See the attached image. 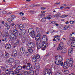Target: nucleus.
<instances>
[{"instance_id": "obj_1", "label": "nucleus", "mask_w": 75, "mask_h": 75, "mask_svg": "<svg viewBox=\"0 0 75 75\" xmlns=\"http://www.w3.org/2000/svg\"><path fill=\"white\" fill-rule=\"evenodd\" d=\"M26 45L28 46V51L30 53H32L34 51V49L35 47V45L33 42H30L27 41Z\"/></svg>"}, {"instance_id": "obj_2", "label": "nucleus", "mask_w": 75, "mask_h": 75, "mask_svg": "<svg viewBox=\"0 0 75 75\" xmlns=\"http://www.w3.org/2000/svg\"><path fill=\"white\" fill-rule=\"evenodd\" d=\"M63 43L61 42L57 48V50H60L62 53H65L66 52V51H67V49L63 47Z\"/></svg>"}, {"instance_id": "obj_3", "label": "nucleus", "mask_w": 75, "mask_h": 75, "mask_svg": "<svg viewBox=\"0 0 75 75\" xmlns=\"http://www.w3.org/2000/svg\"><path fill=\"white\" fill-rule=\"evenodd\" d=\"M56 59L55 61V64H56V65H60V61H61V59L62 61V57L59 55L56 56Z\"/></svg>"}, {"instance_id": "obj_4", "label": "nucleus", "mask_w": 75, "mask_h": 75, "mask_svg": "<svg viewBox=\"0 0 75 75\" xmlns=\"http://www.w3.org/2000/svg\"><path fill=\"white\" fill-rule=\"evenodd\" d=\"M66 61L67 63L69 64V65L70 67H72V65L73 64V63H74L72 58H70V60L69 59H67Z\"/></svg>"}, {"instance_id": "obj_5", "label": "nucleus", "mask_w": 75, "mask_h": 75, "mask_svg": "<svg viewBox=\"0 0 75 75\" xmlns=\"http://www.w3.org/2000/svg\"><path fill=\"white\" fill-rule=\"evenodd\" d=\"M28 32L29 33H30L31 36L32 38H34L35 37V32L33 30V29L30 28L28 30Z\"/></svg>"}, {"instance_id": "obj_6", "label": "nucleus", "mask_w": 75, "mask_h": 75, "mask_svg": "<svg viewBox=\"0 0 75 75\" xmlns=\"http://www.w3.org/2000/svg\"><path fill=\"white\" fill-rule=\"evenodd\" d=\"M9 38L12 41H16L17 39V35H15L14 34H11Z\"/></svg>"}, {"instance_id": "obj_7", "label": "nucleus", "mask_w": 75, "mask_h": 75, "mask_svg": "<svg viewBox=\"0 0 75 75\" xmlns=\"http://www.w3.org/2000/svg\"><path fill=\"white\" fill-rule=\"evenodd\" d=\"M21 52H23V54H25L27 56L29 55V53L25 50V49L24 47H22L20 49Z\"/></svg>"}, {"instance_id": "obj_8", "label": "nucleus", "mask_w": 75, "mask_h": 75, "mask_svg": "<svg viewBox=\"0 0 75 75\" xmlns=\"http://www.w3.org/2000/svg\"><path fill=\"white\" fill-rule=\"evenodd\" d=\"M12 32L14 33H11V34H14V35H18V34L19 33V31L15 29H13L12 30Z\"/></svg>"}, {"instance_id": "obj_9", "label": "nucleus", "mask_w": 75, "mask_h": 75, "mask_svg": "<svg viewBox=\"0 0 75 75\" xmlns=\"http://www.w3.org/2000/svg\"><path fill=\"white\" fill-rule=\"evenodd\" d=\"M50 70L48 69H45V75H51V73L49 71Z\"/></svg>"}, {"instance_id": "obj_10", "label": "nucleus", "mask_w": 75, "mask_h": 75, "mask_svg": "<svg viewBox=\"0 0 75 75\" xmlns=\"http://www.w3.org/2000/svg\"><path fill=\"white\" fill-rule=\"evenodd\" d=\"M47 40H48V39H47V36L45 35L43 36L42 41L43 42H46L47 41Z\"/></svg>"}, {"instance_id": "obj_11", "label": "nucleus", "mask_w": 75, "mask_h": 75, "mask_svg": "<svg viewBox=\"0 0 75 75\" xmlns=\"http://www.w3.org/2000/svg\"><path fill=\"white\" fill-rule=\"evenodd\" d=\"M41 36V35L40 33H38V34L37 35V36L35 38V40L37 41H39V40H41V38H40V36Z\"/></svg>"}, {"instance_id": "obj_12", "label": "nucleus", "mask_w": 75, "mask_h": 75, "mask_svg": "<svg viewBox=\"0 0 75 75\" xmlns=\"http://www.w3.org/2000/svg\"><path fill=\"white\" fill-rule=\"evenodd\" d=\"M5 48L7 50H10L11 48V45L10 44H7L6 45Z\"/></svg>"}, {"instance_id": "obj_13", "label": "nucleus", "mask_w": 75, "mask_h": 75, "mask_svg": "<svg viewBox=\"0 0 75 75\" xmlns=\"http://www.w3.org/2000/svg\"><path fill=\"white\" fill-rule=\"evenodd\" d=\"M32 61L33 62H37V59L35 58V56L34 55H33L32 56Z\"/></svg>"}, {"instance_id": "obj_14", "label": "nucleus", "mask_w": 75, "mask_h": 75, "mask_svg": "<svg viewBox=\"0 0 75 75\" xmlns=\"http://www.w3.org/2000/svg\"><path fill=\"white\" fill-rule=\"evenodd\" d=\"M68 65L66 62H64L63 65V68L64 69H68Z\"/></svg>"}, {"instance_id": "obj_15", "label": "nucleus", "mask_w": 75, "mask_h": 75, "mask_svg": "<svg viewBox=\"0 0 75 75\" xmlns=\"http://www.w3.org/2000/svg\"><path fill=\"white\" fill-rule=\"evenodd\" d=\"M33 67V66L31 64H30L28 65L27 67V69H28V70H30L32 69V68Z\"/></svg>"}, {"instance_id": "obj_16", "label": "nucleus", "mask_w": 75, "mask_h": 75, "mask_svg": "<svg viewBox=\"0 0 75 75\" xmlns=\"http://www.w3.org/2000/svg\"><path fill=\"white\" fill-rule=\"evenodd\" d=\"M35 65L36 67V68L37 69H39V68H40V64L38 63H35Z\"/></svg>"}, {"instance_id": "obj_17", "label": "nucleus", "mask_w": 75, "mask_h": 75, "mask_svg": "<svg viewBox=\"0 0 75 75\" xmlns=\"http://www.w3.org/2000/svg\"><path fill=\"white\" fill-rule=\"evenodd\" d=\"M24 28V25L21 24V25H20L19 29L20 30H22Z\"/></svg>"}, {"instance_id": "obj_18", "label": "nucleus", "mask_w": 75, "mask_h": 75, "mask_svg": "<svg viewBox=\"0 0 75 75\" xmlns=\"http://www.w3.org/2000/svg\"><path fill=\"white\" fill-rule=\"evenodd\" d=\"M9 62L11 64L13 63L14 61V59H13L12 58L9 59Z\"/></svg>"}, {"instance_id": "obj_19", "label": "nucleus", "mask_w": 75, "mask_h": 75, "mask_svg": "<svg viewBox=\"0 0 75 75\" xmlns=\"http://www.w3.org/2000/svg\"><path fill=\"white\" fill-rule=\"evenodd\" d=\"M9 75H14V72L12 71H9Z\"/></svg>"}, {"instance_id": "obj_20", "label": "nucleus", "mask_w": 75, "mask_h": 75, "mask_svg": "<svg viewBox=\"0 0 75 75\" xmlns=\"http://www.w3.org/2000/svg\"><path fill=\"white\" fill-rule=\"evenodd\" d=\"M29 74L31 75H33L34 74V72L33 70H30L29 71Z\"/></svg>"}, {"instance_id": "obj_21", "label": "nucleus", "mask_w": 75, "mask_h": 75, "mask_svg": "<svg viewBox=\"0 0 75 75\" xmlns=\"http://www.w3.org/2000/svg\"><path fill=\"white\" fill-rule=\"evenodd\" d=\"M23 71L24 72V75H29V72L27 71Z\"/></svg>"}, {"instance_id": "obj_22", "label": "nucleus", "mask_w": 75, "mask_h": 75, "mask_svg": "<svg viewBox=\"0 0 75 75\" xmlns=\"http://www.w3.org/2000/svg\"><path fill=\"white\" fill-rule=\"evenodd\" d=\"M48 44V43H44L42 44V48H46V46Z\"/></svg>"}, {"instance_id": "obj_23", "label": "nucleus", "mask_w": 75, "mask_h": 75, "mask_svg": "<svg viewBox=\"0 0 75 75\" xmlns=\"http://www.w3.org/2000/svg\"><path fill=\"white\" fill-rule=\"evenodd\" d=\"M42 44L41 43H40L39 44H38V49H40V48H42Z\"/></svg>"}, {"instance_id": "obj_24", "label": "nucleus", "mask_w": 75, "mask_h": 75, "mask_svg": "<svg viewBox=\"0 0 75 75\" xmlns=\"http://www.w3.org/2000/svg\"><path fill=\"white\" fill-rule=\"evenodd\" d=\"M10 71V69H7V70H5V73L6 74H9V72Z\"/></svg>"}, {"instance_id": "obj_25", "label": "nucleus", "mask_w": 75, "mask_h": 75, "mask_svg": "<svg viewBox=\"0 0 75 75\" xmlns=\"http://www.w3.org/2000/svg\"><path fill=\"white\" fill-rule=\"evenodd\" d=\"M21 33L22 34H25V33H26V31L25 30L23 29L21 31Z\"/></svg>"}, {"instance_id": "obj_26", "label": "nucleus", "mask_w": 75, "mask_h": 75, "mask_svg": "<svg viewBox=\"0 0 75 75\" xmlns=\"http://www.w3.org/2000/svg\"><path fill=\"white\" fill-rule=\"evenodd\" d=\"M14 72L15 73V74H18V73L20 72V71L16 69L14 71Z\"/></svg>"}, {"instance_id": "obj_27", "label": "nucleus", "mask_w": 75, "mask_h": 75, "mask_svg": "<svg viewBox=\"0 0 75 75\" xmlns=\"http://www.w3.org/2000/svg\"><path fill=\"white\" fill-rule=\"evenodd\" d=\"M46 19H47V18H46V17L42 18V22H43V23H44V22H45V21H46Z\"/></svg>"}, {"instance_id": "obj_28", "label": "nucleus", "mask_w": 75, "mask_h": 75, "mask_svg": "<svg viewBox=\"0 0 75 75\" xmlns=\"http://www.w3.org/2000/svg\"><path fill=\"white\" fill-rule=\"evenodd\" d=\"M40 58V56H39L38 54H36L35 58L36 59H39V58Z\"/></svg>"}, {"instance_id": "obj_29", "label": "nucleus", "mask_w": 75, "mask_h": 75, "mask_svg": "<svg viewBox=\"0 0 75 75\" xmlns=\"http://www.w3.org/2000/svg\"><path fill=\"white\" fill-rule=\"evenodd\" d=\"M45 15L44 13H42L41 15H40V18H42V17H45Z\"/></svg>"}, {"instance_id": "obj_30", "label": "nucleus", "mask_w": 75, "mask_h": 75, "mask_svg": "<svg viewBox=\"0 0 75 75\" xmlns=\"http://www.w3.org/2000/svg\"><path fill=\"white\" fill-rule=\"evenodd\" d=\"M8 21V22H10V21H13V19H12L11 18H8L7 19Z\"/></svg>"}, {"instance_id": "obj_31", "label": "nucleus", "mask_w": 75, "mask_h": 75, "mask_svg": "<svg viewBox=\"0 0 75 75\" xmlns=\"http://www.w3.org/2000/svg\"><path fill=\"white\" fill-rule=\"evenodd\" d=\"M15 63L16 64H19L20 63V61L18 60H16Z\"/></svg>"}, {"instance_id": "obj_32", "label": "nucleus", "mask_w": 75, "mask_h": 75, "mask_svg": "<svg viewBox=\"0 0 75 75\" xmlns=\"http://www.w3.org/2000/svg\"><path fill=\"white\" fill-rule=\"evenodd\" d=\"M73 51V48L72 47L70 48L69 49V52H72Z\"/></svg>"}, {"instance_id": "obj_33", "label": "nucleus", "mask_w": 75, "mask_h": 75, "mask_svg": "<svg viewBox=\"0 0 75 75\" xmlns=\"http://www.w3.org/2000/svg\"><path fill=\"white\" fill-rule=\"evenodd\" d=\"M22 34H23L22 33H19L18 35H18V37H19V38H20L21 37H22Z\"/></svg>"}, {"instance_id": "obj_34", "label": "nucleus", "mask_w": 75, "mask_h": 75, "mask_svg": "<svg viewBox=\"0 0 75 75\" xmlns=\"http://www.w3.org/2000/svg\"><path fill=\"white\" fill-rule=\"evenodd\" d=\"M4 36H2V41H6V42H7V40H6V38H6V37H5V39L4 40Z\"/></svg>"}, {"instance_id": "obj_35", "label": "nucleus", "mask_w": 75, "mask_h": 75, "mask_svg": "<svg viewBox=\"0 0 75 75\" xmlns=\"http://www.w3.org/2000/svg\"><path fill=\"white\" fill-rule=\"evenodd\" d=\"M22 67L21 66H19L18 67V69H19V70H21V69H22Z\"/></svg>"}, {"instance_id": "obj_36", "label": "nucleus", "mask_w": 75, "mask_h": 75, "mask_svg": "<svg viewBox=\"0 0 75 75\" xmlns=\"http://www.w3.org/2000/svg\"><path fill=\"white\" fill-rule=\"evenodd\" d=\"M5 56L7 58H9V54H8V53H6L5 54Z\"/></svg>"}, {"instance_id": "obj_37", "label": "nucleus", "mask_w": 75, "mask_h": 75, "mask_svg": "<svg viewBox=\"0 0 75 75\" xmlns=\"http://www.w3.org/2000/svg\"><path fill=\"white\" fill-rule=\"evenodd\" d=\"M20 25H15V28H16V29H18V28H19Z\"/></svg>"}, {"instance_id": "obj_38", "label": "nucleus", "mask_w": 75, "mask_h": 75, "mask_svg": "<svg viewBox=\"0 0 75 75\" xmlns=\"http://www.w3.org/2000/svg\"><path fill=\"white\" fill-rule=\"evenodd\" d=\"M36 31L37 33H39L40 32V29L39 28H36Z\"/></svg>"}, {"instance_id": "obj_39", "label": "nucleus", "mask_w": 75, "mask_h": 75, "mask_svg": "<svg viewBox=\"0 0 75 75\" xmlns=\"http://www.w3.org/2000/svg\"><path fill=\"white\" fill-rule=\"evenodd\" d=\"M35 73L36 75H38L39 73V70L38 69L36 70Z\"/></svg>"}, {"instance_id": "obj_40", "label": "nucleus", "mask_w": 75, "mask_h": 75, "mask_svg": "<svg viewBox=\"0 0 75 75\" xmlns=\"http://www.w3.org/2000/svg\"><path fill=\"white\" fill-rule=\"evenodd\" d=\"M62 59H61V60L60 61V64L61 65V66H62L63 65H64V63H63V62H62Z\"/></svg>"}, {"instance_id": "obj_41", "label": "nucleus", "mask_w": 75, "mask_h": 75, "mask_svg": "<svg viewBox=\"0 0 75 75\" xmlns=\"http://www.w3.org/2000/svg\"><path fill=\"white\" fill-rule=\"evenodd\" d=\"M54 75H62L61 73L60 72H57Z\"/></svg>"}, {"instance_id": "obj_42", "label": "nucleus", "mask_w": 75, "mask_h": 75, "mask_svg": "<svg viewBox=\"0 0 75 75\" xmlns=\"http://www.w3.org/2000/svg\"><path fill=\"white\" fill-rule=\"evenodd\" d=\"M69 25H66L65 26V27L66 29H64V30H67V29H68V28H69Z\"/></svg>"}, {"instance_id": "obj_43", "label": "nucleus", "mask_w": 75, "mask_h": 75, "mask_svg": "<svg viewBox=\"0 0 75 75\" xmlns=\"http://www.w3.org/2000/svg\"><path fill=\"white\" fill-rule=\"evenodd\" d=\"M64 72L66 74H69V71L68 70H64Z\"/></svg>"}, {"instance_id": "obj_44", "label": "nucleus", "mask_w": 75, "mask_h": 75, "mask_svg": "<svg viewBox=\"0 0 75 75\" xmlns=\"http://www.w3.org/2000/svg\"><path fill=\"white\" fill-rule=\"evenodd\" d=\"M13 54H17V50H15L13 52Z\"/></svg>"}, {"instance_id": "obj_45", "label": "nucleus", "mask_w": 75, "mask_h": 75, "mask_svg": "<svg viewBox=\"0 0 75 75\" xmlns=\"http://www.w3.org/2000/svg\"><path fill=\"white\" fill-rule=\"evenodd\" d=\"M50 55V53H48L45 55V57H48Z\"/></svg>"}, {"instance_id": "obj_46", "label": "nucleus", "mask_w": 75, "mask_h": 75, "mask_svg": "<svg viewBox=\"0 0 75 75\" xmlns=\"http://www.w3.org/2000/svg\"><path fill=\"white\" fill-rule=\"evenodd\" d=\"M11 17L13 20L14 18H16V16H14V15H12L11 16Z\"/></svg>"}, {"instance_id": "obj_47", "label": "nucleus", "mask_w": 75, "mask_h": 75, "mask_svg": "<svg viewBox=\"0 0 75 75\" xmlns=\"http://www.w3.org/2000/svg\"><path fill=\"white\" fill-rule=\"evenodd\" d=\"M2 13L4 14H6V11H2Z\"/></svg>"}, {"instance_id": "obj_48", "label": "nucleus", "mask_w": 75, "mask_h": 75, "mask_svg": "<svg viewBox=\"0 0 75 75\" xmlns=\"http://www.w3.org/2000/svg\"><path fill=\"white\" fill-rule=\"evenodd\" d=\"M6 64H10V61H9V60H7L6 62Z\"/></svg>"}, {"instance_id": "obj_49", "label": "nucleus", "mask_w": 75, "mask_h": 75, "mask_svg": "<svg viewBox=\"0 0 75 75\" xmlns=\"http://www.w3.org/2000/svg\"><path fill=\"white\" fill-rule=\"evenodd\" d=\"M22 68L23 69H25L26 68H27V66H25V65H24L22 67Z\"/></svg>"}, {"instance_id": "obj_50", "label": "nucleus", "mask_w": 75, "mask_h": 75, "mask_svg": "<svg viewBox=\"0 0 75 75\" xmlns=\"http://www.w3.org/2000/svg\"><path fill=\"white\" fill-rule=\"evenodd\" d=\"M68 54L70 56H71V55H72V52H68Z\"/></svg>"}, {"instance_id": "obj_51", "label": "nucleus", "mask_w": 75, "mask_h": 75, "mask_svg": "<svg viewBox=\"0 0 75 75\" xmlns=\"http://www.w3.org/2000/svg\"><path fill=\"white\" fill-rule=\"evenodd\" d=\"M6 28H7V30H9V28H10V25H8L7 26H6Z\"/></svg>"}, {"instance_id": "obj_52", "label": "nucleus", "mask_w": 75, "mask_h": 75, "mask_svg": "<svg viewBox=\"0 0 75 75\" xmlns=\"http://www.w3.org/2000/svg\"><path fill=\"white\" fill-rule=\"evenodd\" d=\"M16 65H15L14 64H13V65H12V67L13 68H16Z\"/></svg>"}, {"instance_id": "obj_53", "label": "nucleus", "mask_w": 75, "mask_h": 75, "mask_svg": "<svg viewBox=\"0 0 75 75\" xmlns=\"http://www.w3.org/2000/svg\"><path fill=\"white\" fill-rule=\"evenodd\" d=\"M55 23H56L55 21H52V22H51V23L52 24H55Z\"/></svg>"}, {"instance_id": "obj_54", "label": "nucleus", "mask_w": 75, "mask_h": 75, "mask_svg": "<svg viewBox=\"0 0 75 75\" xmlns=\"http://www.w3.org/2000/svg\"><path fill=\"white\" fill-rule=\"evenodd\" d=\"M16 44L17 45H18V44H19V40H17L16 41Z\"/></svg>"}, {"instance_id": "obj_55", "label": "nucleus", "mask_w": 75, "mask_h": 75, "mask_svg": "<svg viewBox=\"0 0 75 75\" xmlns=\"http://www.w3.org/2000/svg\"><path fill=\"white\" fill-rule=\"evenodd\" d=\"M68 16V15H63L62 17V18H64V17H67Z\"/></svg>"}, {"instance_id": "obj_56", "label": "nucleus", "mask_w": 75, "mask_h": 75, "mask_svg": "<svg viewBox=\"0 0 75 75\" xmlns=\"http://www.w3.org/2000/svg\"><path fill=\"white\" fill-rule=\"evenodd\" d=\"M65 6H66V5L65 4H63L62 5V6L63 8H64V7H65Z\"/></svg>"}, {"instance_id": "obj_57", "label": "nucleus", "mask_w": 75, "mask_h": 75, "mask_svg": "<svg viewBox=\"0 0 75 75\" xmlns=\"http://www.w3.org/2000/svg\"><path fill=\"white\" fill-rule=\"evenodd\" d=\"M46 18H47V20H50V19H51V17H46Z\"/></svg>"}, {"instance_id": "obj_58", "label": "nucleus", "mask_w": 75, "mask_h": 75, "mask_svg": "<svg viewBox=\"0 0 75 75\" xmlns=\"http://www.w3.org/2000/svg\"><path fill=\"white\" fill-rule=\"evenodd\" d=\"M3 55V54L2 53V52H0V57H2V56Z\"/></svg>"}, {"instance_id": "obj_59", "label": "nucleus", "mask_w": 75, "mask_h": 75, "mask_svg": "<svg viewBox=\"0 0 75 75\" xmlns=\"http://www.w3.org/2000/svg\"><path fill=\"white\" fill-rule=\"evenodd\" d=\"M1 68L2 69H3L4 70H6V68L5 67H1Z\"/></svg>"}, {"instance_id": "obj_60", "label": "nucleus", "mask_w": 75, "mask_h": 75, "mask_svg": "<svg viewBox=\"0 0 75 75\" xmlns=\"http://www.w3.org/2000/svg\"><path fill=\"white\" fill-rule=\"evenodd\" d=\"M5 27H7L8 26V25H8V24L7 23H6L5 24Z\"/></svg>"}, {"instance_id": "obj_61", "label": "nucleus", "mask_w": 75, "mask_h": 75, "mask_svg": "<svg viewBox=\"0 0 75 75\" xmlns=\"http://www.w3.org/2000/svg\"><path fill=\"white\" fill-rule=\"evenodd\" d=\"M60 4V2H59V3H57L56 2L55 4H56V5H58V4Z\"/></svg>"}, {"instance_id": "obj_62", "label": "nucleus", "mask_w": 75, "mask_h": 75, "mask_svg": "<svg viewBox=\"0 0 75 75\" xmlns=\"http://www.w3.org/2000/svg\"><path fill=\"white\" fill-rule=\"evenodd\" d=\"M66 9H70V7H69L68 6L67 7H66L65 8Z\"/></svg>"}, {"instance_id": "obj_63", "label": "nucleus", "mask_w": 75, "mask_h": 75, "mask_svg": "<svg viewBox=\"0 0 75 75\" xmlns=\"http://www.w3.org/2000/svg\"><path fill=\"white\" fill-rule=\"evenodd\" d=\"M74 23V21H70V24H73Z\"/></svg>"}, {"instance_id": "obj_64", "label": "nucleus", "mask_w": 75, "mask_h": 75, "mask_svg": "<svg viewBox=\"0 0 75 75\" xmlns=\"http://www.w3.org/2000/svg\"><path fill=\"white\" fill-rule=\"evenodd\" d=\"M13 54V57H16L17 54Z\"/></svg>"}]
</instances>
